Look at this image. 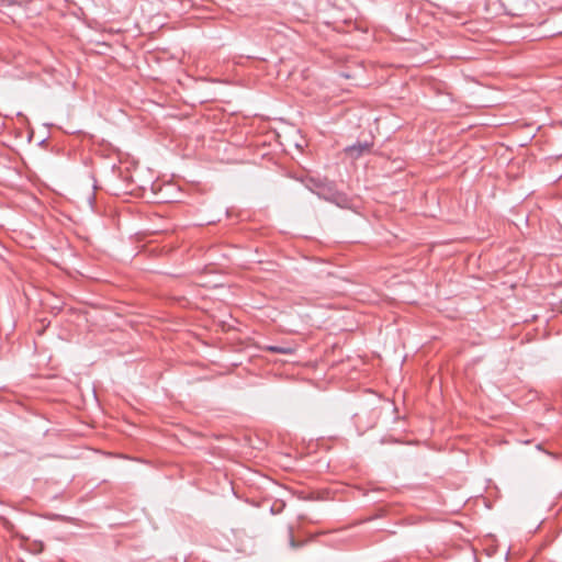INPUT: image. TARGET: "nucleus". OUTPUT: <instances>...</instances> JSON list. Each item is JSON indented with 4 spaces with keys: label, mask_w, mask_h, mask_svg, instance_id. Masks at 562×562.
<instances>
[{
    "label": "nucleus",
    "mask_w": 562,
    "mask_h": 562,
    "mask_svg": "<svg viewBox=\"0 0 562 562\" xmlns=\"http://www.w3.org/2000/svg\"><path fill=\"white\" fill-rule=\"evenodd\" d=\"M369 150V145L368 144H364V145H359V146H351L349 148H347V151L351 155V156H359L360 154H362L363 151H368Z\"/></svg>",
    "instance_id": "f03ea898"
},
{
    "label": "nucleus",
    "mask_w": 562,
    "mask_h": 562,
    "mask_svg": "<svg viewBox=\"0 0 562 562\" xmlns=\"http://www.w3.org/2000/svg\"><path fill=\"white\" fill-rule=\"evenodd\" d=\"M11 2L9 0H0V9L7 7V5H10Z\"/></svg>",
    "instance_id": "7ed1b4c3"
},
{
    "label": "nucleus",
    "mask_w": 562,
    "mask_h": 562,
    "mask_svg": "<svg viewBox=\"0 0 562 562\" xmlns=\"http://www.w3.org/2000/svg\"><path fill=\"white\" fill-rule=\"evenodd\" d=\"M266 351L270 352H277L282 355H293L296 350L294 346L288 345V346H265L262 348Z\"/></svg>",
    "instance_id": "f257e3e1"
},
{
    "label": "nucleus",
    "mask_w": 562,
    "mask_h": 562,
    "mask_svg": "<svg viewBox=\"0 0 562 562\" xmlns=\"http://www.w3.org/2000/svg\"><path fill=\"white\" fill-rule=\"evenodd\" d=\"M536 449H537V451H540V449H541L540 445H537Z\"/></svg>",
    "instance_id": "20e7f679"
}]
</instances>
